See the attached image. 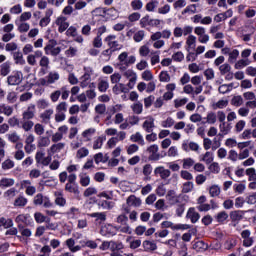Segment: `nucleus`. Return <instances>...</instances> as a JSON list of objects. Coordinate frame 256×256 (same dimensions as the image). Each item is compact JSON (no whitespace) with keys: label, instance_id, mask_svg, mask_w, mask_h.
Instances as JSON below:
<instances>
[{"label":"nucleus","instance_id":"bf43d9fd","mask_svg":"<svg viewBox=\"0 0 256 256\" xmlns=\"http://www.w3.org/2000/svg\"><path fill=\"white\" fill-rule=\"evenodd\" d=\"M143 247L145 251H155L157 249V244L153 241H144L143 242Z\"/></svg>","mask_w":256,"mask_h":256},{"label":"nucleus","instance_id":"ea45409f","mask_svg":"<svg viewBox=\"0 0 256 256\" xmlns=\"http://www.w3.org/2000/svg\"><path fill=\"white\" fill-rule=\"evenodd\" d=\"M229 105V100L227 98H222L217 102L212 104L213 109H225Z\"/></svg>","mask_w":256,"mask_h":256},{"label":"nucleus","instance_id":"58836bf2","mask_svg":"<svg viewBox=\"0 0 256 256\" xmlns=\"http://www.w3.org/2000/svg\"><path fill=\"white\" fill-rule=\"evenodd\" d=\"M97 133V129L95 128H88L82 132V137L86 139V141H91L93 139V135Z\"/></svg>","mask_w":256,"mask_h":256},{"label":"nucleus","instance_id":"6e6d98bb","mask_svg":"<svg viewBox=\"0 0 256 256\" xmlns=\"http://www.w3.org/2000/svg\"><path fill=\"white\" fill-rule=\"evenodd\" d=\"M0 227H4V229H9L13 227V220L7 219L5 217L0 218Z\"/></svg>","mask_w":256,"mask_h":256},{"label":"nucleus","instance_id":"72a5a7b5","mask_svg":"<svg viewBox=\"0 0 256 256\" xmlns=\"http://www.w3.org/2000/svg\"><path fill=\"white\" fill-rule=\"evenodd\" d=\"M130 141L132 143H138L139 145H145V139H143V135H141V132H136L130 136Z\"/></svg>","mask_w":256,"mask_h":256},{"label":"nucleus","instance_id":"13d9d810","mask_svg":"<svg viewBox=\"0 0 256 256\" xmlns=\"http://www.w3.org/2000/svg\"><path fill=\"white\" fill-rule=\"evenodd\" d=\"M27 203H28L27 198H25L23 196H19L14 201V207H25V205H27Z\"/></svg>","mask_w":256,"mask_h":256},{"label":"nucleus","instance_id":"864d4df0","mask_svg":"<svg viewBox=\"0 0 256 256\" xmlns=\"http://www.w3.org/2000/svg\"><path fill=\"white\" fill-rule=\"evenodd\" d=\"M105 136L97 137L93 142V149H101L103 147V143H105Z\"/></svg>","mask_w":256,"mask_h":256},{"label":"nucleus","instance_id":"338daca9","mask_svg":"<svg viewBox=\"0 0 256 256\" xmlns=\"http://www.w3.org/2000/svg\"><path fill=\"white\" fill-rule=\"evenodd\" d=\"M195 187L193 182H185L182 186V193H191Z\"/></svg>","mask_w":256,"mask_h":256},{"label":"nucleus","instance_id":"37998d69","mask_svg":"<svg viewBox=\"0 0 256 256\" xmlns=\"http://www.w3.org/2000/svg\"><path fill=\"white\" fill-rule=\"evenodd\" d=\"M209 195L210 197H219L221 195V187L219 185H212L209 187Z\"/></svg>","mask_w":256,"mask_h":256},{"label":"nucleus","instance_id":"dca6fc26","mask_svg":"<svg viewBox=\"0 0 256 256\" xmlns=\"http://www.w3.org/2000/svg\"><path fill=\"white\" fill-rule=\"evenodd\" d=\"M133 88H129L128 84L119 83L112 87L114 95H121V93L127 94Z\"/></svg>","mask_w":256,"mask_h":256},{"label":"nucleus","instance_id":"4be33fe9","mask_svg":"<svg viewBox=\"0 0 256 256\" xmlns=\"http://www.w3.org/2000/svg\"><path fill=\"white\" fill-rule=\"evenodd\" d=\"M63 149H65V143L63 142H56L55 144H53L48 150L47 153L48 155H50L51 157H53V155L55 153H61V151H63Z\"/></svg>","mask_w":256,"mask_h":256},{"label":"nucleus","instance_id":"a211bd4d","mask_svg":"<svg viewBox=\"0 0 256 256\" xmlns=\"http://www.w3.org/2000/svg\"><path fill=\"white\" fill-rule=\"evenodd\" d=\"M21 81H23V73L21 71H16L8 77V85H19Z\"/></svg>","mask_w":256,"mask_h":256},{"label":"nucleus","instance_id":"9d476101","mask_svg":"<svg viewBox=\"0 0 256 256\" xmlns=\"http://www.w3.org/2000/svg\"><path fill=\"white\" fill-rule=\"evenodd\" d=\"M203 147L205 151H209V149H212V151H217V149L221 147V142H218L217 138H214L213 141L209 138H204Z\"/></svg>","mask_w":256,"mask_h":256},{"label":"nucleus","instance_id":"7ed1b4c3","mask_svg":"<svg viewBox=\"0 0 256 256\" xmlns=\"http://www.w3.org/2000/svg\"><path fill=\"white\" fill-rule=\"evenodd\" d=\"M45 55H52V57H57L61 53V48L57 47V41L54 39L49 40L46 46L44 47Z\"/></svg>","mask_w":256,"mask_h":256},{"label":"nucleus","instance_id":"7c9ffc66","mask_svg":"<svg viewBox=\"0 0 256 256\" xmlns=\"http://www.w3.org/2000/svg\"><path fill=\"white\" fill-rule=\"evenodd\" d=\"M15 221L21 225L23 223L24 225H31V216L29 214H19Z\"/></svg>","mask_w":256,"mask_h":256},{"label":"nucleus","instance_id":"20e7f679","mask_svg":"<svg viewBox=\"0 0 256 256\" xmlns=\"http://www.w3.org/2000/svg\"><path fill=\"white\" fill-rule=\"evenodd\" d=\"M193 33V26L185 25L184 27L176 26L173 29V35L176 37V39H179L180 37H187Z\"/></svg>","mask_w":256,"mask_h":256},{"label":"nucleus","instance_id":"a878e982","mask_svg":"<svg viewBox=\"0 0 256 256\" xmlns=\"http://www.w3.org/2000/svg\"><path fill=\"white\" fill-rule=\"evenodd\" d=\"M197 47V37L195 35H189L186 38V49L187 51H195Z\"/></svg>","mask_w":256,"mask_h":256},{"label":"nucleus","instance_id":"39448f33","mask_svg":"<svg viewBox=\"0 0 256 256\" xmlns=\"http://www.w3.org/2000/svg\"><path fill=\"white\" fill-rule=\"evenodd\" d=\"M127 138V133L125 131H120L118 132L116 137H111L106 145L108 147V149H115V147H117V143H119V141H125V139Z\"/></svg>","mask_w":256,"mask_h":256},{"label":"nucleus","instance_id":"c03bdc74","mask_svg":"<svg viewBox=\"0 0 256 256\" xmlns=\"http://www.w3.org/2000/svg\"><path fill=\"white\" fill-rule=\"evenodd\" d=\"M48 219L49 218L47 216H45L43 213H41V212H35L34 213V220L38 224L47 223Z\"/></svg>","mask_w":256,"mask_h":256},{"label":"nucleus","instance_id":"f704fd0d","mask_svg":"<svg viewBox=\"0 0 256 256\" xmlns=\"http://www.w3.org/2000/svg\"><path fill=\"white\" fill-rule=\"evenodd\" d=\"M167 201L171 203V205H175V203L179 202V196H177V192L174 190H169L167 195H166Z\"/></svg>","mask_w":256,"mask_h":256},{"label":"nucleus","instance_id":"473e14b6","mask_svg":"<svg viewBox=\"0 0 256 256\" xmlns=\"http://www.w3.org/2000/svg\"><path fill=\"white\" fill-rule=\"evenodd\" d=\"M154 35H156L157 39H171L173 33L170 29H164L162 31L155 32Z\"/></svg>","mask_w":256,"mask_h":256},{"label":"nucleus","instance_id":"c756f323","mask_svg":"<svg viewBox=\"0 0 256 256\" xmlns=\"http://www.w3.org/2000/svg\"><path fill=\"white\" fill-rule=\"evenodd\" d=\"M85 157H89V148L83 146L76 151L75 159L81 161V159H85Z\"/></svg>","mask_w":256,"mask_h":256},{"label":"nucleus","instance_id":"4c0bfd02","mask_svg":"<svg viewBox=\"0 0 256 256\" xmlns=\"http://www.w3.org/2000/svg\"><path fill=\"white\" fill-rule=\"evenodd\" d=\"M54 110L52 108L45 110L41 115V119L43 123H49L51 121V117H53Z\"/></svg>","mask_w":256,"mask_h":256},{"label":"nucleus","instance_id":"052dcab7","mask_svg":"<svg viewBox=\"0 0 256 256\" xmlns=\"http://www.w3.org/2000/svg\"><path fill=\"white\" fill-rule=\"evenodd\" d=\"M161 127L164 129H170V127H173L175 125V120L172 117L166 118V120L161 122Z\"/></svg>","mask_w":256,"mask_h":256},{"label":"nucleus","instance_id":"09e8293b","mask_svg":"<svg viewBox=\"0 0 256 256\" xmlns=\"http://www.w3.org/2000/svg\"><path fill=\"white\" fill-rule=\"evenodd\" d=\"M159 82L160 83H170L171 75L167 71H161L159 74Z\"/></svg>","mask_w":256,"mask_h":256},{"label":"nucleus","instance_id":"c85d7f7f","mask_svg":"<svg viewBox=\"0 0 256 256\" xmlns=\"http://www.w3.org/2000/svg\"><path fill=\"white\" fill-rule=\"evenodd\" d=\"M22 117L25 120L33 119L35 117V105L30 104L26 111L23 112Z\"/></svg>","mask_w":256,"mask_h":256},{"label":"nucleus","instance_id":"de8ad7c7","mask_svg":"<svg viewBox=\"0 0 256 256\" xmlns=\"http://www.w3.org/2000/svg\"><path fill=\"white\" fill-rule=\"evenodd\" d=\"M218 91L222 95H225V93H230V91H233V83L220 85Z\"/></svg>","mask_w":256,"mask_h":256},{"label":"nucleus","instance_id":"b1692460","mask_svg":"<svg viewBox=\"0 0 256 256\" xmlns=\"http://www.w3.org/2000/svg\"><path fill=\"white\" fill-rule=\"evenodd\" d=\"M55 200L54 203L55 205H58V207H65L67 205V199L63 196L62 191H56L54 192Z\"/></svg>","mask_w":256,"mask_h":256},{"label":"nucleus","instance_id":"412c9836","mask_svg":"<svg viewBox=\"0 0 256 256\" xmlns=\"http://www.w3.org/2000/svg\"><path fill=\"white\" fill-rule=\"evenodd\" d=\"M224 55H228V62L229 63H235L237 61V58L239 57V50L234 49V50H229V48H224L223 50Z\"/></svg>","mask_w":256,"mask_h":256},{"label":"nucleus","instance_id":"4d7b16f0","mask_svg":"<svg viewBox=\"0 0 256 256\" xmlns=\"http://www.w3.org/2000/svg\"><path fill=\"white\" fill-rule=\"evenodd\" d=\"M182 163L183 169H191V167L195 166V160L193 158H184Z\"/></svg>","mask_w":256,"mask_h":256},{"label":"nucleus","instance_id":"bb28decb","mask_svg":"<svg viewBox=\"0 0 256 256\" xmlns=\"http://www.w3.org/2000/svg\"><path fill=\"white\" fill-rule=\"evenodd\" d=\"M186 217L190 219L191 223H197L201 219V215H199V212L195 208H189Z\"/></svg>","mask_w":256,"mask_h":256},{"label":"nucleus","instance_id":"f257e3e1","mask_svg":"<svg viewBox=\"0 0 256 256\" xmlns=\"http://www.w3.org/2000/svg\"><path fill=\"white\" fill-rule=\"evenodd\" d=\"M87 238L83 237V234H74V238H69L66 240V246L68 247L70 253H77L81 251L82 247H86Z\"/></svg>","mask_w":256,"mask_h":256},{"label":"nucleus","instance_id":"f8f14e48","mask_svg":"<svg viewBox=\"0 0 256 256\" xmlns=\"http://www.w3.org/2000/svg\"><path fill=\"white\" fill-rule=\"evenodd\" d=\"M147 152L149 153L150 161H159L161 159V155L159 154V146L157 144H153L148 147Z\"/></svg>","mask_w":256,"mask_h":256},{"label":"nucleus","instance_id":"2f4dec72","mask_svg":"<svg viewBox=\"0 0 256 256\" xmlns=\"http://www.w3.org/2000/svg\"><path fill=\"white\" fill-rule=\"evenodd\" d=\"M15 185V179L3 177L0 179L1 189H7V187H13Z\"/></svg>","mask_w":256,"mask_h":256},{"label":"nucleus","instance_id":"49530a36","mask_svg":"<svg viewBox=\"0 0 256 256\" xmlns=\"http://www.w3.org/2000/svg\"><path fill=\"white\" fill-rule=\"evenodd\" d=\"M193 249L198 252H203V251L207 250V244L201 240L196 241L193 244Z\"/></svg>","mask_w":256,"mask_h":256},{"label":"nucleus","instance_id":"9b49d317","mask_svg":"<svg viewBox=\"0 0 256 256\" xmlns=\"http://www.w3.org/2000/svg\"><path fill=\"white\" fill-rule=\"evenodd\" d=\"M54 24L58 27L59 33H65L69 29V22L65 16H58Z\"/></svg>","mask_w":256,"mask_h":256},{"label":"nucleus","instance_id":"3c124183","mask_svg":"<svg viewBox=\"0 0 256 256\" xmlns=\"http://www.w3.org/2000/svg\"><path fill=\"white\" fill-rule=\"evenodd\" d=\"M213 152H206L201 158L200 161H203L204 163H206V165H209L211 163H213Z\"/></svg>","mask_w":256,"mask_h":256},{"label":"nucleus","instance_id":"8fccbe9b","mask_svg":"<svg viewBox=\"0 0 256 256\" xmlns=\"http://www.w3.org/2000/svg\"><path fill=\"white\" fill-rule=\"evenodd\" d=\"M79 178H80V185H82V187H89V185L91 184V177H89V175L80 174Z\"/></svg>","mask_w":256,"mask_h":256},{"label":"nucleus","instance_id":"2eb2a0df","mask_svg":"<svg viewBox=\"0 0 256 256\" xmlns=\"http://www.w3.org/2000/svg\"><path fill=\"white\" fill-rule=\"evenodd\" d=\"M101 235L104 237H113L117 234V228L111 224H105L100 230Z\"/></svg>","mask_w":256,"mask_h":256},{"label":"nucleus","instance_id":"423d86ee","mask_svg":"<svg viewBox=\"0 0 256 256\" xmlns=\"http://www.w3.org/2000/svg\"><path fill=\"white\" fill-rule=\"evenodd\" d=\"M34 205H43L46 209H49V207H53V203H51V200L47 196H43V194L39 193L37 194L33 199Z\"/></svg>","mask_w":256,"mask_h":256},{"label":"nucleus","instance_id":"cd10ccee","mask_svg":"<svg viewBox=\"0 0 256 256\" xmlns=\"http://www.w3.org/2000/svg\"><path fill=\"white\" fill-rule=\"evenodd\" d=\"M162 227L164 229H173V231H179V229H185V225L183 224H173L171 221H164L162 222Z\"/></svg>","mask_w":256,"mask_h":256},{"label":"nucleus","instance_id":"393cba45","mask_svg":"<svg viewBox=\"0 0 256 256\" xmlns=\"http://www.w3.org/2000/svg\"><path fill=\"white\" fill-rule=\"evenodd\" d=\"M150 41L153 43L154 49H163L165 47V40L157 38V34L155 33L150 36Z\"/></svg>","mask_w":256,"mask_h":256},{"label":"nucleus","instance_id":"e2e57ef3","mask_svg":"<svg viewBox=\"0 0 256 256\" xmlns=\"http://www.w3.org/2000/svg\"><path fill=\"white\" fill-rule=\"evenodd\" d=\"M31 29V25L27 22H20L18 24L19 33H27Z\"/></svg>","mask_w":256,"mask_h":256},{"label":"nucleus","instance_id":"4468645a","mask_svg":"<svg viewBox=\"0 0 256 256\" xmlns=\"http://www.w3.org/2000/svg\"><path fill=\"white\" fill-rule=\"evenodd\" d=\"M241 237L243 239V246L244 247H252L253 243H255V239L251 236L250 230H243L241 232Z\"/></svg>","mask_w":256,"mask_h":256},{"label":"nucleus","instance_id":"0e129e2a","mask_svg":"<svg viewBox=\"0 0 256 256\" xmlns=\"http://www.w3.org/2000/svg\"><path fill=\"white\" fill-rule=\"evenodd\" d=\"M140 26L145 29V27H151V16L146 15L140 19Z\"/></svg>","mask_w":256,"mask_h":256},{"label":"nucleus","instance_id":"0eeeda50","mask_svg":"<svg viewBox=\"0 0 256 256\" xmlns=\"http://www.w3.org/2000/svg\"><path fill=\"white\" fill-rule=\"evenodd\" d=\"M124 77L126 79H128V87L129 89H134L135 88V85H137V72L134 71L133 69H128L124 72Z\"/></svg>","mask_w":256,"mask_h":256},{"label":"nucleus","instance_id":"6ab92c4d","mask_svg":"<svg viewBox=\"0 0 256 256\" xmlns=\"http://www.w3.org/2000/svg\"><path fill=\"white\" fill-rule=\"evenodd\" d=\"M22 189H26L25 193L26 195H29L30 197H33L34 193H37V188L35 186L31 185V182L29 180H24L21 182Z\"/></svg>","mask_w":256,"mask_h":256},{"label":"nucleus","instance_id":"69168bd1","mask_svg":"<svg viewBox=\"0 0 256 256\" xmlns=\"http://www.w3.org/2000/svg\"><path fill=\"white\" fill-rule=\"evenodd\" d=\"M159 7V1L157 0H151L146 4V11H149L150 13H153L155 11V8Z\"/></svg>","mask_w":256,"mask_h":256},{"label":"nucleus","instance_id":"774afa93","mask_svg":"<svg viewBox=\"0 0 256 256\" xmlns=\"http://www.w3.org/2000/svg\"><path fill=\"white\" fill-rule=\"evenodd\" d=\"M143 81H153V72L151 70H144L141 74Z\"/></svg>","mask_w":256,"mask_h":256},{"label":"nucleus","instance_id":"603ef678","mask_svg":"<svg viewBox=\"0 0 256 256\" xmlns=\"http://www.w3.org/2000/svg\"><path fill=\"white\" fill-rule=\"evenodd\" d=\"M86 97L88 99H95L97 97V92H95V83L89 85V90L86 91Z\"/></svg>","mask_w":256,"mask_h":256},{"label":"nucleus","instance_id":"a19ab883","mask_svg":"<svg viewBox=\"0 0 256 256\" xmlns=\"http://www.w3.org/2000/svg\"><path fill=\"white\" fill-rule=\"evenodd\" d=\"M67 215L70 219H79V217H81V211L79 208L72 207L67 212Z\"/></svg>","mask_w":256,"mask_h":256},{"label":"nucleus","instance_id":"aec40b11","mask_svg":"<svg viewBox=\"0 0 256 256\" xmlns=\"http://www.w3.org/2000/svg\"><path fill=\"white\" fill-rule=\"evenodd\" d=\"M154 175H158L162 179H169L171 177V170L165 169L163 166H158L154 169Z\"/></svg>","mask_w":256,"mask_h":256},{"label":"nucleus","instance_id":"f03ea898","mask_svg":"<svg viewBox=\"0 0 256 256\" xmlns=\"http://www.w3.org/2000/svg\"><path fill=\"white\" fill-rule=\"evenodd\" d=\"M118 65L120 66V71H125L127 67H130V65H135V62L137 61V57L135 55H130L129 52H122L118 55Z\"/></svg>","mask_w":256,"mask_h":256},{"label":"nucleus","instance_id":"c9c22d12","mask_svg":"<svg viewBox=\"0 0 256 256\" xmlns=\"http://www.w3.org/2000/svg\"><path fill=\"white\" fill-rule=\"evenodd\" d=\"M126 202L129 207H141V200L135 195L128 197Z\"/></svg>","mask_w":256,"mask_h":256},{"label":"nucleus","instance_id":"f3484780","mask_svg":"<svg viewBox=\"0 0 256 256\" xmlns=\"http://www.w3.org/2000/svg\"><path fill=\"white\" fill-rule=\"evenodd\" d=\"M105 43H107L109 49H112V51H117V49L119 48V42L117 41V36L116 35H108L105 39H104Z\"/></svg>","mask_w":256,"mask_h":256},{"label":"nucleus","instance_id":"680f3d73","mask_svg":"<svg viewBox=\"0 0 256 256\" xmlns=\"http://www.w3.org/2000/svg\"><path fill=\"white\" fill-rule=\"evenodd\" d=\"M13 57L17 65H25V58L21 52H15Z\"/></svg>","mask_w":256,"mask_h":256},{"label":"nucleus","instance_id":"a18cd8bd","mask_svg":"<svg viewBox=\"0 0 256 256\" xmlns=\"http://www.w3.org/2000/svg\"><path fill=\"white\" fill-rule=\"evenodd\" d=\"M8 73H11V63L5 62L1 65L0 75H2L3 77H7Z\"/></svg>","mask_w":256,"mask_h":256},{"label":"nucleus","instance_id":"ddd939ff","mask_svg":"<svg viewBox=\"0 0 256 256\" xmlns=\"http://www.w3.org/2000/svg\"><path fill=\"white\" fill-rule=\"evenodd\" d=\"M59 79L60 75L58 74V72L52 71L46 76V80L41 79L40 83L41 85H53V83L59 81Z\"/></svg>","mask_w":256,"mask_h":256},{"label":"nucleus","instance_id":"6e6552de","mask_svg":"<svg viewBox=\"0 0 256 256\" xmlns=\"http://www.w3.org/2000/svg\"><path fill=\"white\" fill-rule=\"evenodd\" d=\"M69 132V127L67 125H62L58 127L56 133L52 135L51 141L52 143H59V141H63V136L67 135Z\"/></svg>","mask_w":256,"mask_h":256},{"label":"nucleus","instance_id":"1a4fd4ad","mask_svg":"<svg viewBox=\"0 0 256 256\" xmlns=\"http://www.w3.org/2000/svg\"><path fill=\"white\" fill-rule=\"evenodd\" d=\"M35 159H36V163H39V165H43L44 167H47V165L51 163L53 157L51 156V154H48L47 156H45V153L43 151H38L36 152Z\"/></svg>","mask_w":256,"mask_h":256},{"label":"nucleus","instance_id":"79ce46f5","mask_svg":"<svg viewBox=\"0 0 256 256\" xmlns=\"http://www.w3.org/2000/svg\"><path fill=\"white\" fill-rule=\"evenodd\" d=\"M65 191H68V193H73L74 195H79V187L75 183H67L65 185Z\"/></svg>","mask_w":256,"mask_h":256},{"label":"nucleus","instance_id":"5701e85b","mask_svg":"<svg viewBox=\"0 0 256 256\" xmlns=\"http://www.w3.org/2000/svg\"><path fill=\"white\" fill-rule=\"evenodd\" d=\"M142 127L146 133H153V129L155 128V119L151 116L147 117Z\"/></svg>","mask_w":256,"mask_h":256},{"label":"nucleus","instance_id":"e433bc0d","mask_svg":"<svg viewBox=\"0 0 256 256\" xmlns=\"http://www.w3.org/2000/svg\"><path fill=\"white\" fill-rule=\"evenodd\" d=\"M109 89V80L107 78H102L98 82V91L105 93Z\"/></svg>","mask_w":256,"mask_h":256},{"label":"nucleus","instance_id":"5fc2aeb1","mask_svg":"<svg viewBox=\"0 0 256 256\" xmlns=\"http://www.w3.org/2000/svg\"><path fill=\"white\" fill-rule=\"evenodd\" d=\"M247 65H251V61H249V59H240L235 63L234 67L235 69H244Z\"/></svg>","mask_w":256,"mask_h":256}]
</instances>
